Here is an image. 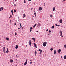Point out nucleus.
<instances>
[{
    "label": "nucleus",
    "mask_w": 66,
    "mask_h": 66,
    "mask_svg": "<svg viewBox=\"0 0 66 66\" xmlns=\"http://www.w3.org/2000/svg\"><path fill=\"white\" fill-rule=\"evenodd\" d=\"M57 26H58V27H60V25H57Z\"/></svg>",
    "instance_id": "50"
},
{
    "label": "nucleus",
    "mask_w": 66,
    "mask_h": 66,
    "mask_svg": "<svg viewBox=\"0 0 66 66\" xmlns=\"http://www.w3.org/2000/svg\"><path fill=\"white\" fill-rule=\"evenodd\" d=\"M55 26H57V24H55Z\"/></svg>",
    "instance_id": "49"
},
{
    "label": "nucleus",
    "mask_w": 66,
    "mask_h": 66,
    "mask_svg": "<svg viewBox=\"0 0 66 66\" xmlns=\"http://www.w3.org/2000/svg\"><path fill=\"white\" fill-rule=\"evenodd\" d=\"M41 53H42V52H40L39 54H41Z\"/></svg>",
    "instance_id": "42"
},
{
    "label": "nucleus",
    "mask_w": 66,
    "mask_h": 66,
    "mask_svg": "<svg viewBox=\"0 0 66 66\" xmlns=\"http://www.w3.org/2000/svg\"><path fill=\"white\" fill-rule=\"evenodd\" d=\"M16 57H18L17 56V55H16Z\"/></svg>",
    "instance_id": "58"
},
{
    "label": "nucleus",
    "mask_w": 66,
    "mask_h": 66,
    "mask_svg": "<svg viewBox=\"0 0 66 66\" xmlns=\"http://www.w3.org/2000/svg\"><path fill=\"white\" fill-rule=\"evenodd\" d=\"M5 39H6L7 40H9V38H6V37L5 38Z\"/></svg>",
    "instance_id": "19"
},
{
    "label": "nucleus",
    "mask_w": 66,
    "mask_h": 66,
    "mask_svg": "<svg viewBox=\"0 0 66 66\" xmlns=\"http://www.w3.org/2000/svg\"><path fill=\"white\" fill-rule=\"evenodd\" d=\"M1 9L2 10H3V7H2L1 8Z\"/></svg>",
    "instance_id": "33"
},
{
    "label": "nucleus",
    "mask_w": 66,
    "mask_h": 66,
    "mask_svg": "<svg viewBox=\"0 0 66 66\" xmlns=\"http://www.w3.org/2000/svg\"><path fill=\"white\" fill-rule=\"evenodd\" d=\"M35 13H36L35 11H34Z\"/></svg>",
    "instance_id": "64"
},
{
    "label": "nucleus",
    "mask_w": 66,
    "mask_h": 66,
    "mask_svg": "<svg viewBox=\"0 0 66 66\" xmlns=\"http://www.w3.org/2000/svg\"><path fill=\"white\" fill-rule=\"evenodd\" d=\"M16 11H17V10H16V9L14 10V13L16 12Z\"/></svg>",
    "instance_id": "22"
},
{
    "label": "nucleus",
    "mask_w": 66,
    "mask_h": 66,
    "mask_svg": "<svg viewBox=\"0 0 66 66\" xmlns=\"http://www.w3.org/2000/svg\"><path fill=\"white\" fill-rule=\"evenodd\" d=\"M24 2L25 3H26V1L25 0H24Z\"/></svg>",
    "instance_id": "37"
},
{
    "label": "nucleus",
    "mask_w": 66,
    "mask_h": 66,
    "mask_svg": "<svg viewBox=\"0 0 66 66\" xmlns=\"http://www.w3.org/2000/svg\"><path fill=\"white\" fill-rule=\"evenodd\" d=\"M50 35V34H48V35Z\"/></svg>",
    "instance_id": "57"
},
{
    "label": "nucleus",
    "mask_w": 66,
    "mask_h": 66,
    "mask_svg": "<svg viewBox=\"0 0 66 66\" xmlns=\"http://www.w3.org/2000/svg\"><path fill=\"white\" fill-rule=\"evenodd\" d=\"M10 62H11V63H13V60H10Z\"/></svg>",
    "instance_id": "10"
},
{
    "label": "nucleus",
    "mask_w": 66,
    "mask_h": 66,
    "mask_svg": "<svg viewBox=\"0 0 66 66\" xmlns=\"http://www.w3.org/2000/svg\"><path fill=\"white\" fill-rule=\"evenodd\" d=\"M11 12L12 15H13V14H14V11H13V10H11Z\"/></svg>",
    "instance_id": "6"
},
{
    "label": "nucleus",
    "mask_w": 66,
    "mask_h": 66,
    "mask_svg": "<svg viewBox=\"0 0 66 66\" xmlns=\"http://www.w3.org/2000/svg\"><path fill=\"white\" fill-rule=\"evenodd\" d=\"M33 8H32L31 9V10H33Z\"/></svg>",
    "instance_id": "54"
},
{
    "label": "nucleus",
    "mask_w": 66,
    "mask_h": 66,
    "mask_svg": "<svg viewBox=\"0 0 66 66\" xmlns=\"http://www.w3.org/2000/svg\"><path fill=\"white\" fill-rule=\"evenodd\" d=\"M30 64H32V61H31L30 62Z\"/></svg>",
    "instance_id": "56"
},
{
    "label": "nucleus",
    "mask_w": 66,
    "mask_h": 66,
    "mask_svg": "<svg viewBox=\"0 0 66 66\" xmlns=\"http://www.w3.org/2000/svg\"><path fill=\"white\" fill-rule=\"evenodd\" d=\"M19 24L20 25V27H22V26H21V23H20Z\"/></svg>",
    "instance_id": "27"
},
{
    "label": "nucleus",
    "mask_w": 66,
    "mask_h": 66,
    "mask_svg": "<svg viewBox=\"0 0 66 66\" xmlns=\"http://www.w3.org/2000/svg\"><path fill=\"white\" fill-rule=\"evenodd\" d=\"M10 17H12V15H10Z\"/></svg>",
    "instance_id": "43"
},
{
    "label": "nucleus",
    "mask_w": 66,
    "mask_h": 66,
    "mask_svg": "<svg viewBox=\"0 0 66 66\" xmlns=\"http://www.w3.org/2000/svg\"><path fill=\"white\" fill-rule=\"evenodd\" d=\"M34 15H35V17H36V14L35 13H34Z\"/></svg>",
    "instance_id": "26"
},
{
    "label": "nucleus",
    "mask_w": 66,
    "mask_h": 66,
    "mask_svg": "<svg viewBox=\"0 0 66 66\" xmlns=\"http://www.w3.org/2000/svg\"><path fill=\"white\" fill-rule=\"evenodd\" d=\"M5 48L4 47H3V51L4 53H5Z\"/></svg>",
    "instance_id": "8"
},
{
    "label": "nucleus",
    "mask_w": 66,
    "mask_h": 66,
    "mask_svg": "<svg viewBox=\"0 0 66 66\" xmlns=\"http://www.w3.org/2000/svg\"><path fill=\"white\" fill-rule=\"evenodd\" d=\"M64 47L65 48H66V45H64Z\"/></svg>",
    "instance_id": "28"
},
{
    "label": "nucleus",
    "mask_w": 66,
    "mask_h": 66,
    "mask_svg": "<svg viewBox=\"0 0 66 66\" xmlns=\"http://www.w3.org/2000/svg\"><path fill=\"white\" fill-rule=\"evenodd\" d=\"M34 46V47L35 48H37V46L36 45Z\"/></svg>",
    "instance_id": "20"
},
{
    "label": "nucleus",
    "mask_w": 66,
    "mask_h": 66,
    "mask_svg": "<svg viewBox=\"0 0 66 66\" xmlns=\"http://www.w3.org/2000/svg\"><path fill=\"white\" fill-rule=\"evenodd\" d=\"M50 17H51V18H52V17H53L52 15H50Z\"/></svg>",
    "instance_id": "29"
},
{
    "label": "nucleus",
    "mask_w": 66,
    "mask_h": 66,
    "mask_svg": "<svg viewBox=\"0 0 66 66\" xmlns=\"http://www.w3.org/2000/svg\"><path fill=\"white\" fill-rule=\"evenodd\" d=\"M35 54H37V52H36V50L35 51Z\"/></svg>",
    "instance_id": "23"
},
{
    "label": "nucleus",
    "mask_w": 66,
    "mask_h": 66,
    "mask_svg": "<svg viewBox=\"0 0 66 66\" xmlns=\"http://www.w3.org/2000/svg\"><path fill=\"white\" fill-rule=\"evenodd\" d=\"M43 46L44 47H45L47 45V42H45L43 43Z\"/></svg>",
    "instance_id": "1"
},
{
    "label": "nucleus",
    "mask_w": 66,
    "mask_h": 66,
    "mask_svg": "<svg viewBox=\"0 0 66 66\" xmlns=\"http://www.w3.org/2000/svg\"><path fill=\"white\" fill-rule=\"evenodd\" d=\"M64 59H66V55H65L64 56Z\"/></svg>",
    "instance_id": "21"
},
{
    "label": "nucleus",
    "mask_w": 66,
    "mask_h": 66,
    "mask_svg": "<svg viewBox=\"0 0 66 66\" xmlns=\"http://www.w3.org/2000/svg\"><path fill=\"white\" fill-rule=\"evenodd\" d=\"M61 49H59V50L58 51V53H60V52H61Z\"/></svg>",
    "instance_id": "7"
},
{
    "label": "nucleus",
    "mask_w": 66,
    "mask_h": 66,
    "mask_svg": "<svg viewBox=\"0 0 66 66\" xmlns=\"http://www.w3.org/2000/svg\"><path fill=\"white\" fill-rule=\"evenodd\" d=\"M39 11H42V7H39Z\"/></svg>",
    "instance_id": "11"
},
{
    "label": "nucleus",
    "mask_w": 66,
    "mask_h": 66,
    "mask_svg": "<svg viewBox=\"0 0 66 66\" xmlns=\"http://www.w3.org/2000/svg\"><path fill=\"white\" fill-rule=\"evenodd\" d=\"M26 47H27V45H26Z\"/></svg>",
    "instance_id": "63"
},
{
    "label": "nucleus",
    "mask_w": 66,
    "mask_h": 66,
    "mask_svg": "<svg viewBox=\"0 0 66 66\" xmlns=\"http://www.w3.org/2000/svg\"><path fill=\"white\" fill-rule=\"evenodd\" d=\"M61 58H62V56H61Z\"/></svg>",
    "instance_id": "61"
},
{
    "label": "nucleus",
    "mask_w": 66,
    "mask_h": 66,
    "mask_svg": "<svg viewBox=\"0 0 66 66\" xmlns=\"http://www.w3.org/2000/svg\"><path fill=\"white\" fill-rule=\"evenodd\" d=\"M59 33H60V36H61L62 37H63V36H62V31L61 32V31L60 30V31Z\"/></svg>",
    "instance_id": "2"
},
{
    "label": "nucleus",
    "mask_w": 66,
    "mask_h": 66,
    "mask_svg": "<svg viewBox=\"0 0 66 66\" xmlns=\"http://www.w3.org/2000/svg\"><path fill=\"white\" fill-rule=\"evenodd\" d=\"M45 3H44V6H45Z\"/></svg>",
    "instance_id": "39"
},
{
    "label": "nucleus",
    "mask_w": 66,
    "mask_h": 66,
    "mask_svg": "<svg viewBox=\"0 0 66 66\" xmlns=\"http://www.w3.org/2000/svg\"><path fill=\"white\" fill-rule=\"evenodd\" d=\"M41 50V49H39V50L38 51H40Z\"/></svg>",
    "instance_id": "36"
},
{
    "label": "nucleus",
    "mask_w": 66,
    "mask_h": 66,
    "mask_svg": "<svg viewBox=\"0 0 66 66\" xmlns=\"http://www.w3.org/2000/svg\"><path fill=\"white\" fill-rule=\"evenodd\" d=\"M30 32H32V29H30Z\"/></svg>",
    "instance_id": "34"
},
{
    "label": "nucleus",
    "mask_w": 66,
    "mask_h": 66,
    "mask_svg": "<svg viewBox=\"0 0 66 66\" xmlns=\"http://www.w3.org/2000/svg\"><path fill=\"white\" fill-rule=\"evenodd\" d=\"M18 45H16V46L15 47V49H17V48H18Z\"/></svg>",
    "instance_id": "12"
},
{
    "label": "nucleus",
    "mask_w": 66,
    "mask_h": 66,
    "mask_svg": "<svg viewBox=\"0 0 66 66\" xmlns=\"http://www.w3.org/2000/svg\"><path fill=\"white\" fill-rule=\"evenodd\" d=\"M53 50V48H51L50 49V50L51 51H52V50Z\"/></svg>",
    "instance_id": "24"
},
{
    "label": "nucleus",
    "mask_w": 66,
    "mask_h": 66,
    "mask_svg": "<svg viewBox=\"0 0 66 66\" xmlns=\"http://www.w3.org/2000/svg\"><path fill=\"white\" fill-rule=\"evenodd\" d=\"M32 45V42H31V40H29V46L30 47H31Z\"/></svg>",
    "instance_id": "3"
},
{
    "label": "nucleus",
    "mask_w": 66,
    "mask_h": 66,
    "mask_svg": "<svg viewBox=\"0 0 66 66\" xmlns=\"http://www.w3.org/2000/svg\"><path fill=\"white\" fill-rule=\"evenodd\" d=\"M32 39L34 41V42H35V38H32Z\"/></svg>",
    "instance_id": "14"
},
{
    "label": "nucleus",
    "mask_w": 66,
    "mask_h": 66,
    "mask_svg": "<svg viewBox=\"0 0 66 66\" xmlns=\"http://www.w3.org/2000/svg\"><path fill=\"white\" fill-rule=\"evenodd\" d=\"M23 27L22 28V30H23Z\"/></svg>",
    "instance_id": "53"
},
{
    "label": "nucleus",
    "mask_w": 66,
    "mask_h": 66,
    "mask_svg": "<svg viewBox=\"0 0 66 66\" xmlns=\"http://www.w3.org/2000/svg\"><path fill=\"white\" fill-rule=\"evenodd\" d=\"M23 15H24L23 16V18H24V17H26V14H23Z\"/></svg>",
    "instance_id": "15"
},
{
    "label": "nucleus",
    "mask_w": 66,
    "mask_h": 66,
    "mask_svg": "<svg viewBox=\"0 0 66 66\" xmlns=\"http://www.w3.org/2000/svg\"><path fill=\"white\" fill-rule=\"evenodd\" d=\"M13 4H14V3H15V2H14V1L13 2Z\"/></svg>",
    "instance_id": "45"
},
{
    "label": "nucleus",
    "mask_w": 66,
    "mask_h": 66,
    "mask_svg": "<svg viewBox=\"0 0 66 66\" xmlns=\"http://www.w3.org/2000/svg\"><path fill=\"white\" fill-rule=\"evenodd\" d=\"M56 50H54V54L55 55V54H56Z\"/></svg>",
    "instance_id": "16"
},
{
    "label": "nucleus",
    "mask_w": 66,
    "mask_h": 66,
    "mask_svg": "<svg viewBox=\"0 0 66 66\" xmlns=\"http://www.w3.org/2000/svg\"><path fill=\"white\" fill-rule=\"evenodd\" d=\"M20 28H18V29H19H19H20Z\"/></svg>",
    "instance_id": "47"
},
{
    "label": "nucleus",
    "mask_w": 66,
    "mask_h": 66,
    "mask_svg": "<svg viewBox=\"0 0 66 66\" xmlns=\"http://www.w3.org/2000/svg\"><path fill=\"white\" fill-rule=\"evenodd\" d=\"M37 25L36 24H35V25H34V26H33V28H35V26H36Z\"/></svg>",
    "instance_id": "18"
},
{
    "label": "nucleus",
    "mask_w": 66,
    "mask_h": 66,
    "mask_svg": "<svg viewBox=\"0 0 66 66\" xmlns=\"http://www.w3.org/2000/svg\"><path fill=\"white\" fill-rule=\"evenodd\" d=\"M51 28H52V29H54V25H53L51 27Z\"/></svg>",
    "instance_id": "17"
},
{
    "label": "nucleus",
    "mask_w": 66,
    "mask_h": 66,
    "mask_svg": "<svg viewBox=\"0 0 66 66\" xmlns=\"http://www.w3.org/2000/svg\"><path fill=\"white\" fill-rule=\"evenodd\" d=\"M35 55L36 56V54H35Z\"/></svg>",
    "instance_id": "59"
},
{
    "label": "nucleus",
    "mask_w": 66,
    "mask_h": 66,
    "mask_svg": "<svg viewBox=\"0 0 66 66\" xmlns=\"http://www.w3.org/2000/svg\"><path fill=\"white\" fill-rule=\"evenodd\" d=\"M6 52L7 53H8L9 52V49H8V48H7V51H6Z\"/></svg>",
    "instance_id": "9"
},
{
    "label": "nucleus",
    "mask_w": 66,
    "mask_h": 66,
    "mask_svg": "<svg viewBox=\"0 0 66 66\" xmlns=\"http://www.w3.org/2000/svg\"><path fill=\"white\" fill-rule=\"evenodd\" d=\"M15 35H17V33H16V32H15Z\"/></svg>",
    "instance_id": "40"
},
{
    "label": "nucleus",
    "mask_w": 66,
    "mask_h": 66,
    "mask_svg": "<svg viewBox=\"0 0 66 66\" xmlns=\"http://www.w3.org/2000/svg\"><path fill=\"white\" fill-rule=\"evenodd\" d=\"M48 29H47L46 30V32H48Z\"/></svg>",
    "instance_id": "38"
},
{
    "label": "nucleus",
    "mask_w": 66,
    "mask_h": 66,
    "mask_svg": "<svg viewBox=\"0 0 66 66\" xmlns=\"http://www.w3.org/2000/svg\"><path fill=\"white\" fill-rule=\"evenodd\" d=\"M41 24L40 23H38L37 25V27L38 28H39L40 27Z\"/></svg>",
    "instance_id": "4"
},
{
    "label": "nucleus",
    "mask_w": 66,
    "mask_h": 66,
    "mask_svg": "<svg viewBox=\"0 0 66 66\" xmlns=\"http://www.w3.org/2000/svg\"><path fill=\"white\" fill-rule=\"evenodd\" d=\"M49 33H51V31L49 30Z\"/></svg>",
    "instance_id": "44"
},
{
    "label": "nucleus",
    "mask_w": 66,
    "mask_h": 66,
    "mask_svg": "<svg viewBox=\"0 0 66 66\" xmlns=\"http://www.w3.org/2000/svg\"><path fill=\"white\" fill-rule=\"evenodd\" d=\"M59 22L60 23H62V22H63V20L62 19H61L60 20H59Z\"/></svg>",
    "instance_id": "5"
},
{
    "label": "nucleus",
    "mask_w": 66,
    "mask_h": 66,
    "mask_svg": "<svg viewBox=\"0 0 66 66\" xmlns=\"http://www.w3.org/2000/svg\"><path fill=\"white\" fill-rule=\"evenodd\" d=\"M16 4H14V6H16Z\"/></svg>",
    "instance_id": "46"
},
{
    "label": "nucleus",
    "mask_w": 66,
    "mask_h": 66,
    "mask_svg": "<svg viewBox=\"0 0 66 66\" xmlns=\"http://www.w3.org/2000/svg\"><path fill=\"white\" fill-rule=\"evenodd\" d=\"M40 52H42V51H43L42 50H41L40 51Z\"/></svg>",
    "instance_id": "48"
},
{
    "label": "nucleus",
    "mask_w": 66,
    "mask_h": 66,
    "mask_svg": "<svg viewBox=\"0 0 66 66\" xmlns=\"http://www.w3.org/2000/svg\"><path fill=\"white\" fill-rule=\"evenodd\" d=\"M1 8H0V11H1Z\"/></svg>",
    "instance_id": "52"
},
{
    "label": "nucleus",
    "mask_w": 66,
    "mask_h": 66,
    "mask_svg": "<svg viewBox=\"0 0 66 66\" xmlns=\"http://www.w3.org/2000/svg\"><path fill=\"white\" fill-rule=\"evenodd\" d=\"M30 29L31 30H32V29H33V27H30Z\"/></svg>",
    "instance_id": "30"
},
{
    "label": "nucleus",
    "mask_w": 66,
    "mask_h": 66,
    "mask_svg": "<svg viewBox=\"0 0 66 66\" xmlns=\"http://www.w3.org/2000/svg\"><path fill=\"white\" fill-rule=\"evenodd\" d=\"M12 23V20H11L10 21V23Z\"/></svg>",
    "instance_id": "32"
},
{
    "label": "nucleus",
    "mask_w": 66,
    "mask_h": 66,
    "mask_svg": "<svg viewBox=\"0 0 66 66\" xmlns=\"http://www.w3.org/2000/svg\"><path fill=\"white\" fill-rule=\"evenodd\" d=\"M36 32H37V33L38 32V31H36Z\"/></svg>",
    "instance_id": "51"
},
{
    "label": "nucleus",
    "mask_w": 66,
    "mask_h": 66,
    "mask_svg": "<svg viewBox=\"0 0 66 66\" xmlns=\"http://www.w3.org/2000/svg\"><path fill=\"white\" fill-rule=\"evenodd\" d=\"M10 18H11V17H10V16L9 17V18L10 19Z\"/></svg>",
    "instance_id": "62"
},
{
    "label": "nucleus",
    "mask_w": 66,
    "mask_h": 66,
    "mask_svg": "<svg viewBox=\"0 0 66 66\" xmlns=\"http://www.w3.org/2000/svg\"><path fill=\"white\" fill-rule=\"evenodd\" d=\"M27 64V62H25V63H24V65H26V64Z\"/></svg>",
    "instance_id": "25"
},
{
    "label": "nucleus",
    "mask_w": 66,
    "mask_h": 66,
    "mask_svg": "<svg viewBox=\"0 0 66 66\" xmlns=\"http://www.w3.org/2000/svg\"><path fill=\"white\" fill-rule=\"evenodd\" d=\"M27 62H28V59H26V61L25 62H26V63H27Z\"/></svg>",
    "instance_id": "31"
},
{
    "label": "nucleus",
    "mask_w": 66,
    "mask_h": 66,
    "mask_svg": "<svg viewBox=\"0 0 66 66\" xmlns=\"http://www.w3.org/2000/svg\"><path fill=\"white\" fill-rule=\"evenodd\" d=\"M14 25L15 26H16V23H14Z\"/></svg>",
    "instance_id": "41"
},
{
    "label": "nucleus",
    "mask_w": 66,
    "mask_h": 66,
    "mask_svg": "<svg viewBox=\"0 0 66 66\" xmlns=\"http://www.w3.org/2000/svg\"><path fill=\"white\" fill-rule=\"evenodd\" d=\"M66 0H63V1H65Z\"/></svg>",
    "instance_id": "60"
},
{
    "label": "nucleus",
    "mask_w": 66,
    "mask_h": 66,
    "mask_svg": "<svg viewBox=\"0 0 66 66\" xmlns=\"http://www.w3.org/2000/svg\"><path fill=\"white\" fill-rule=\"evenodd\" d=\"M28 0V1H31V0Z\"/></svg>",
    "instance_id": "55"
},
{
    "label": "nucleus",
    "mask_w": 66,
    "mask_h": 66,
    "mask_svg": "<svg viewBox=\"0 0 66 66\" xmlns=\"http://www.w3.org/2000/svg\"><path fill=\"white\" fill-rule=\"evenodd\" d=\"M55 10V8L54 7L53 8V11H54Z\"/></svg>",
    "instance_id": "13"
},
{
    "label": "nucleus",
    "mask_w": 66,
    "mask_h": 66,
    "mask_svg": "<svg viewBox=\"0 0 66 66\" xmlns=\"http://www.w3.org/2000/svg\"><path fill=\"white\" fill-rule=\"evenodd\" d=\"M33 44L34 46H35V45H36V44H35L34 43Z\"/></svg>",
    "instance_id": "35"
}]
</instances>
